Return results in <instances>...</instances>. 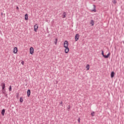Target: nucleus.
<instances>
[{
    "label": "nucleus",
    "instance_id": "obj_7",
    "mask_svg": "<svg viewBox=\"0 0 124 124\" xmlns=\"http://www.w3.org/2000/svg\"><path fill=\"white\" fill-rule=\"evenodd\" d=\"M93 9L92 10V12H96V6H95V5L93 4Z\"/></svg>",
    "mask_w": 124,
    "mask_h": 124
},
{
    "label": "nucleus",
    "instance_id": "obj_17",
    "mask_svg": "<svg viewBox=\"0 0 124 124\" xmlns=\"http://www.w3.org/2000/svg\"><path fill=\"white\" fill-rule=\"evenodd\" d=\"M57 43H58V39L56 38L55 41L54 42V44H55V45H57Z\"/></svg>",
    "mask_w": 124,
    "mask_h": 124
},
{
    "label": "nucleus",
    "instance_id": "obj_28",
    "mask_svg": "<svg viewBox=\"0 0 124 124\" xmlns=\"http://www.w3.org/2000/svg\"><path fill=\"white\" fill-rule=\"evenodd\" d=\"M3 93H5V92L3 91Z\"/></svg>",
    "mask_w": 124,
    "mask_h": 124
},
{
    "label": "nucleus",
    "instance_id": "obj_9",
    "mask_svg": "<svg viewBox=\"0 0 124 124\" xmlns=\"http://www.w3.org/2000/svg\"><path fill=\"white\" fill-rule=\"evenodd\" d=\"M65 17H66V12H64L62 15V18H64Z\"/></svg>",
    "mask_w": 124,
    "mask_h": 124
},
{
    "label": "nucleus",
    "instance_id": "obj_13",
    "mask_svg": "<svg viewBox=\"0 0 124 124\" xmlns=\"http://www.w3.org/2000/svg\"><path fill=\"white\" fill-rule=\"evenodd\" d=\"M86 68H87V70H90V65L87 64L86 66Z\"/></svg>",
    "mask_w": 124,
    "mask_h": 124
},
{
    "label": "nucleus",
    "instance_id": "obj_27",
    "mask_svg": "<svg viewBox=\"0 0 124 124\" xmlns=\"http://www.w3.org/2000/svg\"><path fill=\"white\" fill-rule=\"evenodd\" d=\"M19 96V94H17V95H16V97H18Z\"/></svg>",
    "mask_w": 124,
    "mask_h": 124
},
{
    "label": "nucleus",
    "instance_id": "obj_11",
    "mask_svg": "<svg viewBox=\"0 0 124 124\" xmlns=\"http://www.w3.org/2000/svg\"><path fill=\"white\" fill-rule=\"evenodd\" d=\"M5 113V109H3L2 110H1V114L2 115V116H4V113Z\"/></svg>",
    "mask_w": 124,
    "mask_h": 124
},
{
    "label": "nucleus",
    "instance_id": "obj_6",
    "mask_svg": "<svg viewBox=\"0 0 124 124\" xmlns=\"http://www.w3.org/2000/svg\"><path fill=\"white\" fill-rule=\"evenodd\" d=\"M114 76H115V72L114 71H112L110 74V78H114Z\"/></svg>",
    "mask_w": 124,
    "mask_h": 124
},
{
    "label": "nucleus",
    "instance_id": "obj_18",
    "mask_svg": "<svg viewBox=\"0 0 124 124\" xmlns=\"http://www.w3.org/2000/svg\"><path fill=\"white\" fill-rule=\"evenodd\" d=\"M91 116H92V117H94V112H92V113H91Z\"/></svg>",
    "mask_w": 124,
    "mask_h": 124
},
{
    "label": "nucleus",
    "instance_id": "obj_21",
    "mask_svg": "<svg viewBox=\"0 0 124 124\" xmlns=\"http://www.w3.org/2000/svg\"><path fill=\"white\" fill-rule=\"evenodd\" d=\"M80 121H81V119L78 118V124H80Z\"/></svg>",
    "mask_w": 124,
    "mask_h": 124
},
{
    "label": "nucleus",
    "instance_id": "obj_15",
    "mask_svg": "<svg viewBox=\"0 0 124 124\" xmlns=\"http://www.w3.org/2000/svg\"><path fill=\"white\" fill-rule=\"evenodd\" d=\"M9 92H11L12 91V86L11 85L9 86Z\"/></svg>",
    "mask_w": 124,
    "mask_h": 124
},
{
    "label": "nucleus",
    "instance_id": "obj_20",
    "mask_svg": "<svg viewBox=\"0 0 124 124\" xmlns=\"http://www.w3.org/2000/svg\"><path fill=\"white\" fill-rule=\"evenodd\" d=\"M2 88H5V84L4 83H2Z\"/></svg>",
    "mask_w": 124,
    "mask_h": 124
},
{
    "label": "nucleus",
    "instance_id": "obj_14",
    "mask_svg": "<svg viewBox=\"0 0 124 124\" xmlns=\"http://www.w3.org/2000/svg\"><path fill=\"white\" fill-rule=\"evenodd\" d=\"M103 57H104L105 59H107V58H109V53H108L107 55H104Z\"/></svg>",
    "mask_w": 124,
    "mask_h": 124
},
{
    "label": "nucleus",
    "instance_id": "obj_12",
    "mask_svg": "<svg viewBox=\"0 0 124 124\" xmlns=\"http://www.w3.org/2000/svg\"><path fill=\"white\" fill-rule=\"evenodd\" d=\"M90 24L92 25V26H93V25H94V22L93 21V20H92L91 21Z\"/></svg>",
    "mask_w": 124,
    "mask_h": 124
},
{
    "label": "nucleus",
    "instance_id": "obj_25",
    "mask_svg": "<svg viewBox=\"0 0 124 124\" xmlns=\"http://www.w3.org/2000/svg\"><path fill=\"white\" fill-rule=\"evenodd\" d=\"M16 9H17V10H19V7L16 6Z\"/></svg>",
    "mask_w": 124,
    "mask_h": 124
},
{
    "label": "nucleus",
    "instance_id": "obj_1",
    "mask_svg": "<svg viewBox=\"0 0 124 124\" xmlns=\"http://www.w3.org/2000/svg\"><path fill=\"white\" fill-rule=\"evenodd\" d=\"M64 47L65 49V53L67 54L69 52V48L68 47V42L67 41H65L64 43Z\"/></svg>",
    "mask_w": 124,
    "mask_h": 124
},
{
    "label": "nucleus",
    "instance_id": "obj_29",
    "mask_svg": "<svg viewBox=\"0 0 124 124\" xmlns=\"http://www.w3.org/2000/svg\"><path fill=\"white\" fill-rule=\"evenodd\" d=\"M61 104H62V102L61 103Z\"/></svg>",
    "mask_w": 124,
    "mask_h": 124
},
{
    "label": "nucleus",
    "instance_id": "obj_19",
    "mask_svg": "<svg viewBox=\"0 0 124 124\" xmlns=\"http://www.w3.org/2000/svg\"><path fill=\"white\" fill-rule=\"evenodd\" d=\"M112 2L114 3V4H116V3H117V1L116 0H113Z\"/></svg>",
    "mask_w": 124,
    "mask_h": 124
},
{
    "label": "nucleus",
    "instance_id": "obj_24",
    "mask_svg": "<svg viewBox=\"0 0 124 124\" xmlns=\"http://www.w3.org/2000/svg\"><path fill=\"white\" fill-rule=\"evenodd\" d=\"M2 90L3 91H5V88H4V87H2Z\"/></svg>",
    "mask_w": 124,
    "mask_h": 124
},
{
    "label": "nucleus",
    "instance_id": "obj_10",
    "mask_svg": "<svg viewBox=\"0 0 124 124\" xmlns=\"http://www.w3.org/2000/svg\"><path fill=\"white\" fill-rule=\"evenodd\" d=\"M29 19V16H28V14L25 15V20L26 21L28 20Z\"/></svg>",
    "mask_w": 124,
    "mask_h": 124
},
{
    "label": "nucleus",
    "instance_id": "obj_5",
    "mask_svg": "<svg viewBox=\"0 0 124 124\" xmlns=\"http://www.w3.org/2000/svg\"><path fill=\"white\" fill-rule=\"evenodd\" d=\"M17 52H18V48H17V47H15L14 49L13 53L17 54Z\"/></svg>",
    "mask_w": 124,
    "mask_h": 124
},
{
    "label": "nucleus",
    "instance_id": "obj_22",
    "mask_svg": "<svg viewBox=\"0 0 124 124\" xmlns=\"http://www.w3.org/2000/svg\"><path fill=\"white\" fill-rule=\"evenodd\" d=\"M102 55L103 57H104V56L105 55H104V52L103 51H102Z\"/></svg>",
    "mask_w": 124,
    "mask_h": 124
},
{
    "label": "nucleus",
    "instance_id": "obj_4",
    "mask_svg": "<svg viewBox=\"0 0 124 124\" xmlns=\"http://www.w3.org/2000/svg\"><path fill=\"white\" fill-rule=\"evenodd\" d=\"M79 37H80V36L79 35V34H77L75 36V40H76V41H78L79 40Z\"/></svg>",
    "mask_w": 124,
    "mask_h": 124
},
{
    "label": "nucleus",
    "instance_id": "obj_3",
    "mask_svg": "<svg viewBox=\"0 0 124 124\" xmlns=\"http://www.w3.org/2000/svg\"><path fill=\"white\" fill-rule=\"evenodd\" d=\"M34 31H37V30H38V25L35 24L34 26Z\"/></svg>",
    "mask_w": 124,
    "mask_h": 124
},
{
    "label": "nucleus",
    "instance_id": "obj_16",
    "mask_svg": "<svg viewBox=\"0 0 124 124\" xmlns=\"http://www.w3.org/2000/svg\"><path fill=\"white\" fill-rule=\"evenodd\" d=\"M20 102L22 103L24 101V99H23V97H20L19 100Z\"/></svg>",
    "mask_w": 124,
    "mask_h": 124
},
{
    "label": "nucleus",
    "instance_id": "obj_26",
    "mask_svg": "<svg viewBox=\"0 0 124 124\" xmlns=\"http://www.w3.org/2000/svg\"><path fill=\"white\" fill-rule=\"evenodd\" d=\"M68 109L69 110V109H70V106H68Z\"/></svg>",
    "mask_w": 124,
    "mask_h": 124
},
{
    "label": "nucleus",
    "instance_id": "obj_8",
    "mask_svg": "<svg viewBox=\"0 0 124 124\" xmlns=\"http://www.w3.org/2000/svg\"><path fill=\"white\" fill-rule=\"evenodd\" d=\"M31 95V90H28L27 91V96L28 97H30V96Z\"/></svg>",
    "mask_w": 124,
    "mask_h": 124
},
{
    "label": "nucleus",
    "instance_id": "obj_2",
    "mask_svg": "<svg viewBox=\"0 0 124 124\" xmlns=\"http://www.w3.org/2000/svg\"><path fill=\"white\" fill-rule=\"evenodd\" d=\"M30 54L31 55H33V53L34 52V49H33V47H30Z\"/></svg>",
    "mask_w": 124,
    "mask_h": 124
},
{
    "label": "nucleus",
    "instance_id": "obj_30",
    "mask_svg": "<svg viewBox=\"0 0 124 124\" xmlns=\"http://www.w3.org/2000/svg\"><path fill=\"white\" fill-rule=\"evenodd\" d=\"M110 53H109V56H110Z\"/></svg>",
    "mask_w": 124,
    "mask_h": 124
},
{
    "label": "nucleus",
    "instance_id": "obj_23",
    "mask_svg": "<svg viewBox=\"0 0 124 124\" xmlns=\"http://www.w3.org/2000/svg\"><path fill=\"white\" fill-rule=\"evenodd\" d=\"M21 63L22 64V65H24V63H25V62L24 61H22Z\"/></svg>",
    "mask_w": 124,
    "mask_h": 124
}]
</instances>
